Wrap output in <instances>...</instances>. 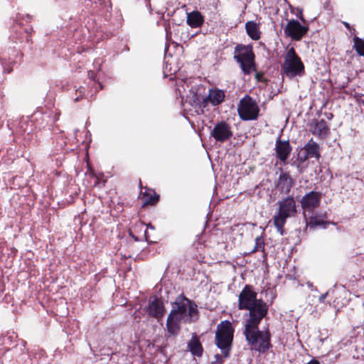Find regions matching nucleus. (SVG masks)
<instances>
[{"label":"nucleus","mask_w":364,"mask_h":364,"mask_svg":"<svg viewBox=\"0 0 364 364\" xmlns=\"http://www.w3.org/2000/svg\"><path fill=\"white\" fill-rule=\"evenodd\" d=\"M257 296V292L250 285H245L239 294L238 309L248 311L244 319L245 323L262 320L267 314V304L262 299H258Z\"/></svg>","instance_id":"obj_1"},{"label":"nucleus","mask_w":364,"mask_h":364,"mask_svg":"<svg viewBox=\"0 0 364 364\" xmlns=\"http://www.w3.org/2000/svg\"><path fill=\"white\" fill-rule=\"evenodd\" d=\"M261 321L245 323L244 334L251 350L264 353L270 346V334L268 331H259Z\"/></svg>","instance_id":"obj_2"},{"label":"nucleus","mask_w":364,"mask_h":364,"mask_svg":"<svg viewBox=\"0 0 364 364\" xmlns=\"http://www.w3.org/2000/svg\"><path fill=\"white\" fill-rule=\"evenodd\" d=\"M322 195L317 191H310L301 199L300 203L303 210L304 218L310 228L322 225L323 220L316 216L315 211L319 207Z\"/></svg>","instance_id":"obj_3"},{"label":"nucleus","mask_w":364,"mask_h":364,"mask_svg":"<svg viewBox=\"0 0 364 364\" xmlns=\"http://www.w3.org/2000/svg\"><path fill=\"white\" fill-rule=\"evenodd\" d=\"M277 208L273 216V223L277 232L283 235L287 220L297 213L296 203L293 196H287L277 201Z\"/></svg>","instance_id":"obj_4"},{"label":"nucleus","mask_w":364,"mask_h":364,"mask_svg":"<svg viewBox=\"0 0 364 364\" xmlns=\"http://www.w3.org/2000/svg\"><path fill=\"white\" fill-rule=\"evenodd\" d=\"M305 67L300 57L291 47L289 48L284 55V62L282 65V72L287 77L291 79L300 77L304 74Z\"/></svg>","instance_id":"obj_5"},{"label":"nucleus","mask_w":364,"mask_h":364,"mask_svg":"<svg viewBox=\"0 0 364 364\" xmlns=\"http://www.w3.org/2000/svg\"><path fill=\"white\" fill-rule=\"evenodd\" d=\"M234 58L240 63L245 75L255 70V55L250 46L237 45L235 48Z\"/></svg>","instance_id":"obj_6"},{"label":"nucleus","mask_w":364,"mask_h":364,"mask_svg":"<svg viewBox=\"0 0 364 364\" xmlns=\"http://www.w3.org/2000/svg\"><path fill=\"white\" fill-rule=\"evenodd\" d=\"M233 337V330L228 321L222 322L216 332V345L222 350L224 358L229 357L230 346Z\"/></svg>","instance_id":"obj_7"},{"label":"nucleus","mask_w":364,"mask_h":364,"mask_svg":"<svg viewBox=\"0 0 364 364\" xmlns=\"http://www.w3.org/2000/svg\"><path fill=\"white\" fill-rule=\"evenodd\" d=\"M259 109L254 100L246 95L242 98L237 107V112L242 120H255L257 118Z\"/></svg>","instance_id":"obj_8"},{"label":"nucleus","mask_w":364,"mask_h":364,"mask_svg":"<svg viewBox=\"0 0 364 364\" xmlns=\"http://www.w3.org/2000/svg\"><path fill=\"white\" fill-rule=\"evenodd\" d=\"M172 310H176L178 314L193 321L198 313L196 305L183 296H179L176 299L172 304Z\"/></svg>","instance_id":"obj_9"},{"label":"nucleus","mask_w":364,"mask_h":364,"mask_svg":"<svg viewBox=\"0 0 364 364\" xmlns=\"http://www.w3.org/2000/svg\"><path fill=\"white\" fill-rule=\"evenodd\" d=\"M193 320L183 316L182 314H178L176 310L171 311L166 320V329L169 334L172 336L177 335L181 329V323H189Z\"/></svg>","instance_id":"obj_10"},{"label":"nucleus","mask_w":364,"mask_h":364,"mask_svg":"<svg viewBox=\"0 0 364 364\" xmlns=\"http://www.w3.org/2000/svg\"><path fill=\"white\" fill-rule=\"evenodd\" d=\"M308 26L301 25L297 20L288 21L284 29V34L294 41H300L308 32Z\"/></svg>","instance_id":"obj_11"},{"label":"nucleus","mask_w":364,"mask_h":364,"mask_svg":"<svg viewBox=\"0 0 364 364\" xmlns=\"http://www.w3.org/2000/svg\"><path fill=\"white\" fill-rule=\"evenodd\" d=\"M210 135L215 141L219 142H224L230 139L232 136L231 127L225 122L217 123L212 131Z\"/></svg>","instance_id":"obj_12"},{"label":"nucleus","mask_w":364,"mask_h":364,"mask_svg":"<svg viewBox=\"0 0 364 364\" xmlns=\"http://www.w3.org/2000/svg\"><path fill=\"white\" fill-rule=\"evenodd\" d=\"M319 157V146L313 139H310L298 154V159L301 162L305 161L309 158L318 159Z\"/></svg>","instance_id":"obj_13"},{"label":"nucleus","mask_w":364,"mask_h":364,"mask_svg":"<svg viewBox=\"0 0 364 364\" xmlns=\"http://www.w3.org/2000/svg\"><path fill=\"white\" fill-rule=\"evenodd\" d=\"M225 98V92L221 90L211 89L209 90L208 95L205 97L202 102L203 106L205 107L210 103L213 106L221 104Z\"/></svg>","instance_id":"obj_14"},{"label":"nucleus","mask_w":364,"mask_h":364,"mask_svg":"<svg viewBox=\"0 0 364 364\" xmlns=\"http://www.w3.org/2000/svg\"><path fill=\"white\" fill-rule=\"evenodd\" d=\"M275 150L278 159L281 161L285 162L291 151V147L288 141L278 139L276 141Z\"/></svg>","instance_id":"obj_15"},{"label":"nucleus","mask_w":364,"mask_h":364,"mask_svg":"<svg viewBox=\"0 0 364 364\" xmlns=\"http://www.w3.org/2000/svg\"><path fill=\"white\" fill-rule=\"evenodd\" d=\"M147 311L149 315L154 317H162L164 313V306L162 301L156 298L153 300L150 299Z\"/></svg>","instance_id":"obj_16"},{"label":"nucleus","mask_w":364,"mask_h":364,"mask_svg":"<svg viewBox=\"0 0 364 364\" xmlns=\"http://www.w3.org/2000/svg\"><path fill=\"white\" fill-rule=\"evenodd\" d=\"M311 127L312 134L321 139L325 138L328 134L329 128L323 119L312 123Z\"/></svg>","instance_id":"obj_17"},{"label":"nucleus","mask_w":364,"mask_h":364,"mask_svg":"<svg viewBox=\"0 0 364 364\" xmlns=\"http://www.w3.org/2000/svg\"><path fill=\"white\" fill-rule=\"evenodd\" d=\"M292 186L293 180L291 176L287 173H281L277 183L279 190L282 193H288Z\"/></svg>","instance_id":"obj_18"},{"label":"nucleus","mask_w":364,"mask_h":364,"mask_svg":"<svg viewBox=\"0 0 364 364\" xmlns=\"http://www.w3.org/2000/svg\"><path fill=\"white\" fill-rule=\"evenodd\" d=\"M204 21V18L198 11H193L187 14L186 22L191 28L200 27Z\"/></svg>","instance_id":"obj_19"},{"label":"nucleus","mask_w":364,"mask_h":364,"mask_svg":"<svg viewBox=\"0 0 364 364\" xmlns=\"http://www.w3.org/2000/svg\"><path fill=\"white\" fill-rule=\"evenodd\" d=\"M246 31L248 36L253 40H258L260 38V32L258 25L254 21H248L245 24Z\"/></svg>","instance_id":"obj_20"},{"label":"nucleus","mask_w":364,"mask_h":364,"mask_svg":"<svg viewBox=\"0 0 364 364\" xmlns=\"http://www.w3.org/2000/svg\"><path fill=\"white\" fill-rule=\"evenodd\" d=\"M190 351L193 355L201 356L203 353V348L198 338L193 337L188 344Z\"/></svg>","instance_id":"obj_21"},{"label":"nucleus","mask_w":364,"mask_h":364,"mask_svg":"<svg viewBox=\"0 0 364 364\" xmlns=\"http://www.w3.org/2000/svg\"><path fill=\"white\" fill-rule=\"evenodd\" d=\"M354 48L360 55H364V41L357 37L355 35L353 38Z\"/></svg>","instance_id":"obj_22"},{"label":"nucleus","mask_w":364,"mask_h":364,"mask_svg":"<svg viewBox=\"0 0 364 364\" xmlns=\"http://www.w3.org/2000/svg\"><path fill=\"white\" fill-rule=\"evenodd\" d=\"M264 250V240L262 237H257L255 239V245L253 252Z\"/></svg>","instance_id":"obj_23"},{"label":"nucleus","mask_w":364,"mask_h":364,"mask_svg":"<svg viewBox=\"0 0 364 364\" xmlns=\"http://www.w3.org/2000/svg\"><path fill=\"white\" fill-rule=\"evenodd\" d=\"M159 200V196L156 194V193L153 192L149 198H146L145 200L146 203L154 204Z\"/></svg>","instance_id":"obj_24"},{"label":"nucleus","mask_w":364,"mask_h":364,"mask_svg":"<svg viewBox=\"0 0 364 364\" xmlns=\"http://www.w3.org/2000/svg\"><path fill=\"white\" fill-rule=\"evenodd\" d=\"M215 360L212 362V364H223V361L221 359V355L216 354L215 355Z\"/></svg>","instance_id":"obj_25"},{"label":"nucleus","mask_w":364,"mask_h":364,"mask_svg":"<svg viewBox=\"0 0 364 364\" xmlns=\"http://www.w3.org/2000/svg\"><path fill=\"white\" fill-rule=\"evenodd\" d=\"M343 25H344L349 30V31L351 34L355 35V28H351V27L348 23L343 21Z\"/></svg>","instance_id":"obj_26"},{"label":"nucleus","mask_w":364,"mask_h":364,"mask_svg":"<svg viewBox=\"0 0 364 364\" xmlns=\"http://www.w3.org/2000/svg\"><path fill=\"white\" fill-rule=\"evenodd\" d=\"M255 77L258 81H262L263 75H262V73H257L255 75Z\"/></svg>","instance_id":"obj_27"},{"label":"nucleus","mask_w":364,"mask_h":364,"mask_svg":"<svg viewBox=\"0 0 364 364\" xmlns=\"http://www.w3.org/2000/svg\"><path fill=\"white\" fill-rule=\"evenodd\" d=\"M307 364H320L319 362L316 360H311Z\"/></svg>","instance_id":"obj_28"},{"label":"nucleus","mask_w":364,"mask_h":364,"mask_svg":"<svg viewBox=\"0 0 364 364\" xmlns=\"http://www.w3.org/2000/svg\"><path fill=\"white\" fill-rule=\"evenodd\" d=\"M299 18H300L301 21H304V17H303V15H302V14H301V13H300Z\"/></svg>","instance_id":"obj_29"}]
</instances>
